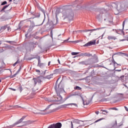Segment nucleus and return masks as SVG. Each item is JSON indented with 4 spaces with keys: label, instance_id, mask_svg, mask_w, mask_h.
Masks as SVG:
<instances>
[{
    "label": "nucleus",
    "instance_id": "f257e3e1",
    "mask_svg": "<svg viewBox=\"0 0 128 128\" xmlns=\"http://www.w3.org/2000/svg\"><path fill=\"white\" fill-rule=\"evenodd\" d=\"M62 14V18H63L64 20L68 18V20H72L74 19V14L72 10H63Z\"/></svg>",
    "mask_w": 128,
    "mask_h": 128
},
{
    "label": "nucleus",
    "instance_id": "f03ea898",
    "mask_svg": "<svg viewBox=\"0 0 128 128\" xmlns=\"http://www.w3.org/2000/svg\"><path fill=\"white\" fill-rule=\"evenodd\" d=\"M92 59L88 58L84 61H82L79 62V64H84L85 66H88L90 64H92Z\"/></svg>",
    "mask_w": 128,
    "mask_h": 128
},
{
    "label": "nucleus",
    "instance_id": "7ed1b4c3",
    "mask_svg": "<svg viewBox=\"0 0 128 128\" xmlns=\"http://www.w3.org/2000/svg\"><path fill=\"white\" fill-rule=\"evenodd\" d=\"M25 118L26 117H24V116H22L19 120L17 121L16 122H15L12 125H11V126H8V128H12L14 126H16V124H20V122H22V120H24Z\"/></svg>",
    "mask_w": 128,
    "mask_h": 128
},
{
    "label": "nucleus",
    "instance_id": "20e7f679",
    "mask_svg": "<svg viewBox=\"0 0 128 128\" xmlns=\"http://www.w3.org/2000/svg\"><path fill=\"white\" fill-rule=\"evenodd\" d=\"M38 66H39L40 68H44V64L42 63L40 61V58H38Z\"/></svg>",
    "mask_w": 128,
    "mask_h": 128
},
{
    "label": "nucleus",
    "instance_id": "39448f33",
    "mask_svg": "<svg viewBox=\"0 0 128 128\" xmlns=\"http://www.w3.org/2000/svg\"><path fill=\"white\" fill-rule=\"evenodd\" d=\"M96 44V40L94 41H90L85 44L84 46H94Z\"/></svg>",
    "mask_w": 128,
    "mask_h": 128
},
{
    "label": "nucleus",
    "instance_id": "423d86ee",
    "mask_svg": "<svg viewBox=\"0 0 128 128\" xmlns=\"http://www.w3.org/2000/svg\"><path fill=\"white\" fill-rule=\"evenodd\" d=\"M33 80H34V86H36L37 82L38 84H42V80H40V79L38 78H34Z\"/></svg>",
    "mask_w": 128,
    "mask_h": 128
},
{
    "label": "nucleus",
    "instance_id": "0eeeda50",
    "mask_svg": "<svg viewBox=\"0 0 128 128\" xmlns=\"http://www.w3.org/2000/svg\"><path fill=\"white\" fill-rule=\"evenodd\" d=\"M62 90L64 92V89H60V90H58V92H56L57 96L58 98H59V100H62V96H60V94H62Z\"/></svg>",
    "mask_w": 128,
    "mask_h": 128
},
{
    "label": "nucleus",
    "instance_id": "6e6552de",
    "mask_svg": "<svg viewBox=\"0 0 128 128\" xmlns=\"http://www.w3.org/2000/svg\"><path fill=\"white\" fill-rule=\"evenodd\" d=\"M60 14V11L56 10V23H54V24H56L58 22V14Z\"/></svg>",
    "mask_w": 128,
    "mask_h": 128
},
{
    "label": "nucleus",
    "instance_id": "1a4fd4ad",
    "mask_svg": "<svg viewBox=\"0 0 128 128\" xmlns=\"http://www.w3.org/2000/svg\"><path fill=\"white\" fill-rule=\"evenodd\" d=\"M74 124H80L81 122H83V121L80 120H74L73 121Z\"/></svg>",
    "mask_w": 128,
    "mask_h": 128
},
{
    "label": "nucleus",
    "instance_id": "9d476101",
    "mask_svg": "<svg viewBox=\"0 0 128 128\" xmlns=\"http://www.w3.org/2000/svg\"><path fill=\"white\" fill-rule=\"evenodd\" d=\"M20 70H22V68H20L16 72V73L15 74H14L12 76H10V78H16V74H18V72H20Z\"/></svg>",
    "mask_w": 128,
    "mask_h": 128
},
{
    "label": "nucleus",
    "instance_id": "9b49d317",
    "mask_svg": "<svg viewBox=\"0 0 128 128\" xmlns=\"http://www.w3.org/2000/svg\"><path fill=\"white\" fill-rule=\"evenodd\" d=\"M55 128H62V123L58 122L56 124H54Z\"/></svg>",
    "mask_w": 128,
    "mask_h": 128
},
{
    "label": "nucleus",
    "instance_id": "f8f14e48",
    "mask_svg": "<svg viewBox=\"0 0 128 128\" xmlns=\"http://www.w3.org/2000/svg\"><path fill=\"white\" fill-rule=\"evenodd\" d=\"M114 12L115 14H118V13L120 12H122V8H120V7H116V8L115 9V12Z\"/></svg>",
    "mask_w": 128,
    "mask_h": 128
},
{
    "label": "nucleus",
    "instance_id": "ddd939ff",
    "mask_svg": "<svg viewBox=\"0 0 128 128\" xmlns=\"http://www.w3.org/2000/svg\"><path fill=\"white\" fill-rule=\"evenodd\" d=\"M101 28H99L92 29V30H86L85 32H94V30H101Z\"/></svg>",
    "mask_w": 128,
    "mask_h": 128
},
{
    "label": "nucleus",
    "instance_id": "4468645a",
    "mask_svg": "<svg viewBox=\"0 0 128 128\" xmlns=\"http://www.w3.org/2000/svg\"><path fill=\"white\" fill-rule=\"evenodd\" d=\"M84 56H92V54H90V53H88V52H84Z\"/></svg>",
    "mask_w": 128,
    "mask_h": 128
},
{
    "label": "nucleus",
    "instance_id": "2eb2a0df",
    "mask_svg": "<svg viewBox=\"0 0 128 128\" xmlns=\"http://www.w3.org/2000/svg\"><path fill=\"white\" fill-rule=\"evenodd\" d=\"M116 37L114 36H108V39L109 40H116Z\"/></svg>",
    "mask_w": 128,
    "mask_h": 128
},
{
    "label": "nucleus",
    "instance_id": "dca6fc26",
    "mask_svg": "<svg viewBox=\"0 0 128 128\" xmlns=\"http://www.w3.org/2000/svg\"><path fill=\"white\" fill-rule=\"evenodd\" d=\"M100 112H102V114H108V112L106 110H101Z\"/></svg>",
    "mask_w": 128,
    "mask_h": 128
},
{
    "label": "nucleus",
    "instance_id": "f3484780",
    "mask_svg": "<svg viewBox=\"0 0 128 128\" xmlns=\"http://www.w3.org/2000/svg\"><path fill=\"white\" fill-rule=\"evenodd\" d=\"M66 106H74L78 107V104H76L75 103L68 104H66Z\"/></svg>",
    "mask_w": 128,
    "mask_h": 128
},
{
    "label": "nucleus",
    "instance_id": "a211bd4d",
    "mask_svg": "<svg viewBox=\"0 0 128 128\" xmlns=\"http://www.w3.org/2000/svg\"><path fill=\"white\" fill-rule=\"evenodd\" d=\"M9 6L10 5L8 4V5H6L5 6H4L3 7V8L2 9L1 12L4 10H6V8H8Z\"/></svg>",
    "mask_w": 128,
    "mask_h": 128
},
{
    "label": "nucleus",
    "instance_id": "6ab92c4d",
    "mask_svg": "<svg viewBox=\"0 0 128 128\" xmlns=\"http://www.w3.org/2000/svg\"><path fill=\"white\" fill-rule=\"evenodd\" d=\"M80 54V52H72L71 53V54L72 56H76V54Z\"/></svg>",
    "mask_w": 128,
    "mask_h": 128
},
{
    "label": "nucleus",
    "instance_id": "aec40b11",
    "mask_svg": "<svg viewBox=\"0 0 128 128\" xmlns=\"http://www.w3.org/2000/svg\"><path fill=\"white\" fill-rule=\"evenodd\" d=\"M74 90H82V88L78 86H76L74 88Z\"/></svg>",
    "mask_w": 128,
    "mask_h": 128
},
{
    "label": "nucleus",
    "instance_id": "412c9836",
    "mask_svg": "<svg viewBox=\"0 0 128 128\" xmlns=\"http://www.w3.org/2000/svg\"><path fill=\"white\" fill-rule=\"evenodd\" d=\"M48 128H55L54 124L49 126Z\"/></svg>",
    "mask_w": 128,
    "mask_h": 128
},
{
    "label": "nucleus",
    "instance_id": "4be33fe9",
    "mask_svg": "<svg viewBox=\"0 0 128 128\" xmlns=\"http://www.w3.org/2000/svg\"><path fill=\"white\" fill-rule=\"evenodd\" d=\"M18 88L20 92H22V86H18Z\"/></svg>",
    "mask_w": 128,
    "mask_h": 128
},
{
    "label": "nucleus",
    "instance_id": "5701e85b",
    "mask_svg": "<svg viewBox=\"0 0 128 128\" xmlns=\"http://www.w3.org/2000/svg\"><path fill=\"white\" fill-rule=\"evenodd\" d=\"M83 104H86V106H88V104H90V102H86V101H84Z\"/></svg>",
    "mask_w": 128,
    "mask_h": 128
},
{
    "label": "nucleus",
    "instance_id": "b1692460",
    "mask_svg": "<svg viewBox=\"0 0 128 128\" xmlns=\"http://www.w3.org/2000/svg\"><path fill=\"white\" fill-rule=\"evenodd\" d=\"M20 63V61H18V60L14 64H13V66H16L17 64H19Z\"/></svg>",
    "mask_w": 128,
    "mask_h": 128
},
{
    "label": "nucleus",
    "instance_id": "393cba45",
    "mask_svg": "<svg viewBox=\"0 0 128 128\" xmlns=\"http://www.w3.org/2000/svg\"><path fill=\"white\" fill-rule=\"evenodd\" d=\"M8 4L6 1H4L1 4V6H4V4Z\"/></svg>",
    "mask_w": 128,
    "mask_h": 128
},
{
    "label": "nucleus",
    "instance_id": "a878e982",
    "mask_svg": "<svg viewBox=\"0 0 128 128\" xmlns=\"http://www.w3.org/2000/svg\"><path fill=\"white\" fill-rule=\"evenodd\" d=\"M102 120V118H100L99 120H98L94 122V124H96V122H100V120Z\"/></svg>",
    "mask_w": 128,
    "mask_h": 128
},
{
    "label": "nucleus",
    "instance_id": "bb28decb",
    "mask_svg": "<svg viewBox=\"0 0 128 128\" xmlns=\"http://www.w3.org/2000/svg\"><path fill=\"white\" fill-rule=\"evenodd\" d=\"M109 110H118V108H110Z\"/></svg>",
    "mask_w": 128,
    "mask_h": 128
},
{
    "label": "nucleus",
    "instance_id": "cd10ccee",
    "mask_svg": "<svg viewBox=\"0 0 128 128\" xmlns=\"http://www.w3.org/2000/svg\"><path fill=\"white\" fill-rule=\"evenodd\" d=\"M6 26H3L1 28V30H6Z\"/></svg>",
    "mask_w": 128,
    "mask_h": 128
},
{
    "label": "nucleus",
    "instance_id": "c85d7f7f",
    "mask_svg": "<svg viewBox=\"0 0 128 128\" xmlns=\"http://www.w3.org/2000/svg\"><path fill=\"white\" fill-rule=\"evenodd\" d=\"M2 72H4V70H2V68H0V74H2Z\"/></svg>",
    "mask_w": 128,
    "mask_h": 128
},
{
    "label": "nucleus",
    "instance_id": "c756f323",
    "mask_svg": "<svg viewBox=\"0 0 128 128\" xmlns=\"http://www.w3.org/2000/svg\"><path fill=\"white\" fill-rule=\"evenodd\" d=\"M46 78H52V75L48 76H46Z\"/></svg>",
    "mask_w": 128,
    "mask_h": 128
},
{
    "label": "nucleus",
    "instance_id": "7c9ffc66",
    "mask_svg": "<svg viewBox=\"0 0 128 128\" xmlns=\"http://www.w3.org/2000/svg\"><path fill=\"white\" fill-rule=\"evenodd\" d=\"M72 42H76V44H78V42H80L79 40L72 41Z\"/></svg>",
    "mask_w": 128,
    "mask_h": 128
},
{
    "label": "nucleus",
    "instance_id": "2f4dec72",
    "mask_svg": "<svg viewBox=\"0 0 128 128\" xmlns=\"http://www.w3.org/2000/svg\"><path fill=\"white\" fill-rule=\"evenodd\" d=\"M10 90H13L14 92H16V90L14 88H10Z\"/></svg>",
    "mask_w": 128,
    "mask_h": 128
},
{
    "label": "nucleus",
    "instance_id": "473e14b6",
    "mask_svg": "<svg viewBox=\"0 0 128 128\" xmlns=\"http://www.w3.org/2000/svg\"><path fill=\"white\" fill-rule=\"evenodd\" d=\"M71 128H74V124H72V122H71Z\"/></svg>",
    "mask_w": 128,
    "mask_h": 128
},
{
    "label": "nucleus",
    "instance_id": "72a5a7b5",
    "mask_svg": "<svg viewBox=\"0 0 128 128\" xmlns=\"http://www.w3.org/2000/svg\"><path fill=\"white\" fill-rule=\"evenodd\" d=\"M79 56H84V53H81L80 54H79Z\"/></svg>",
    "mask_w": 128,
    "mask_h": 128
},
{
    "label": "nucleus",
    "instance_id": "f704fd0d",
    "mask_svg": "<svg viewBox=\"0 0 128 128\" xmlns=\"http://www.w3.org/2000/svg\"><path fill=\"white\" fill-rule=\"evenodd\" d=\"M36 72H40V70H36Z\"/></svg>",
    "mask_w": 128,
    "mask_h": 128
},
{
    "label": "nucleus",
    "instance_id": "c9c22d12",
    "mask_svg": "<svg viewBox=\"0 0 128 128\" xmlns=\"http://www.w3.org/2000/svg\"><path fill=\"white\" fill-rule=\"evenodd\" d=\"M124 108H125V110H126V112H128V107H126V106H124Z\"/></svg>",
    "mask_w": 128,
    "mask_h": 128
},
{
    "label": "nucleus",
    "instance_id": "e433bc0d",
    "mask_svg": "<svg viewBox=\"0 0 128 128\" xmlns=\"http://www.w3.org/2000/svg\"><path fill=\"white\" fill-rule=\"evenodd\" d=\"M124 76H120V80H123V79H124Z\"/></svg>",
    "mask_w": 128,
    "mask_h": 128
},
{
    "label": "nucleus",
    "instance_id": "4c0bfd02",
    "mask_svg": "<svg viewBox=\"0 0 128 128\" xmlns=\"http://www.w3.org/2000/svg\"><path fill=\"white\" fill-rule=\"evenodd\" d=\"M104 34H103L102 35L101 40H102V38L104 37Z\"/></svg>",
    "mask_w": 128,
    "mask_h": 128
},
{
    "label": "nucleus",
    "instance_id": "58836bf2",
    "mask_svg": "<svg viewBox=\"0 0 128 128\" xmlns=\"http://www.w3.org/2000/svg\"><path fill=\"white\" fill-rule=\"evenodd\" d=\"M122 26H123V28L124 27V21L123 22V23H122Z\"/></svg>",
    "mask_w": 128,
    "mask_h": 128
},
{
    "label": "nucleus",
    "instance_id": "ea45409f",
    "mask_svg": "<svg viewBox=\"0 0 128 128\" xmlns=\"http://www.w3.org/2000/svg\"><path fill=\"white\" fill-rule=\"evenodd\" d=\"M50 34H51L52 38V31L50 32Z\"/></svg>",
    "mask_w": 128,
    "mask_h": 128
},
{
    "label": "nucleus",
    "instance_id": "a19ab883",
    "mask_svg": "<svg viewBox=\"0 0 128 128\" xmlns=\"http://www.w3.org/2000/svg\"><path fill=\"white\" fill-rule=\"evenodd\" d=\"M6 42H8L9 44H12L11 41H6Z\"/></svg>",
    "mask_w": 128,
    "mask_h": 128
},
{
    "label": "nucleus",
    "instance_id": "79ce46f5",
    "mask_svg": "<svg viewBox=\"0 0 128 128\" xmlns=\"http://www.w3.org/2000/svg\"><path fill=\"white\" fill-rule=\"evenodd\" d=\"M100 112H98V111L96 112V114H98Z\"/></svg>",
    "mask_w": 128,
    "mask_h": 128
},
{
    "label": "nucleus",
    "instance_id": "37998d69",
    "mask_svg": "<svg viewBox=\"0 0 128 128\" xmlns=\"http://www.w3.org/2000/svg\"><path fill=\"white\" fill-rule=\"evenodd\" d=\"M113 62L114 64H116V61H114V60H113Z\"/></svg>",
    "mask_w": 128,
    "mask_h": 128
},
{
    "label": "nucleus",
    "instance_id": "c03bdc74",
    "mask_svg": "<svg viewBox=\"0 0 128 128\" xmlns=\"http://www.w3.org/2000/svg\"><path fill=\"white\" fill-rule=\"evenodd\" d=\"M58 64H60V60L58 59Z\"/></svg>",
    "mask_w": 128,
    "mask_h": 128
},
{
    "label": "nucleus",
    "instance_id": "a18cd8bd",
    "mask_svg": "<svg viewBox=\"0 0 128 128\" xmlns=\"http://www.w3.org/2000/svg\"><path fill=\"white\" fill-rule=\"evenodd\" d=\"M50 61L48 62V66H50Z\"/></svg>",
    "mask_w": 128,
    "mask_h": 128
},
{
    "label": "nucleus",
    "instance_id": "49530a36",
    "mask_svg": "<svg viewBox=\"0 0 128 128\" xmlns=\"http://www.w3.org/2000/svg\"><path fill=\"white\" fill-rule=\"evenodd\" d=\"M84 126V124H82L80 126Z\"/></svg>",
    "mask_w": 128,
    "mask_h": 128
},
{
    "label": "nucleus",
    "instance_id": "de8ad7c7",
    "mask_svg": "<svg viewBox=\"0 0 128 128\" xmlns=\"http://www.w3.org/2000/svg\"><path fill=\"white\" fill-rule=\"evenodd\" d=\"M2 41L0 40V46L2 44Z\"/></svg>",
    "mask_w": 128,
    "mask_h": 128
},
{
    "label": "nucleus",
    "instance_id": "09e8293b",
    "mask_svg": "<svg viewBox=\"0 0 128 128\" xmlns=\"http://www.w3.org/2000/svg\"><path fill=\"white\" fill-rule=\"evenodd\" d=\"M117 72H120L122 70H116Z\"/></svg>",
    "mask_w": 128,
    "mask_h": 128
},
{
    "label": "nucleus",
    "instance_id": "8fccbe9b",
    "mask_svg": "<svg viewBox=\"0 0 128 128\" xmlns=\"http://www.w3.org/2000/svg\"><path fill=\"white\" fill-rule=\"evenodd\" d=\"M20 108V106H16V108Z\"/></svg>",
    "mask_w": 128,
    "mask_h": 128
},
{
    "label": "nucleus",
    "instance_id": "3c124183",
    "mask_svg": "<svg viewBox=\"0 0 128 128\" xmlns=\"http://www.w3.org/2000/svg\"><path fill=\"white\" fill-rule=\"evenodd\" d=\"M66 8H68V6H65Z\"/></svg>",
    "mask_w": 128,
    "mask_h": 128
},
{
    "label": "nucleus",
    "instance_id": "603ef678",
    "mask_svg": "<svg viewBox=\"0 0 128 128\" xmlns=\"http://www.w3.org/2000/svg\"><path fill=\"white\" fill-rule=\"evenodd\" d=\"M12 0H9V2H12Z\"/></svg>",
    "mask_w": 128,
    "mask_h": 128
},
{
    "label": "nucleus",
    "instance_id": "864d4df0",
    "mask_svg": "<svg viewBox=\"0 0 128 128\" xmlns=\"http://www.w3.org/2000/svg\"><path fill=\"white\" fill-rule=\"evenodd\" d=\"M8 30H10V27H8Z\"/></svg>",
    "mask_w": 128,
    "mask_h": 128
},
{
    "label": "nucleus",
    "instance_id": "5fc2aeb1",
    "mask_svg": "<svg viewBox=\"0 0 128 128\" xmlns=\"http://www.w3.org/2000/svg\"><path fill=\"white\" fill-rule=\"evenodd\" d=\"M0 82H2V80H0Z\"/></svg>",
    "mask_w": 128,
    "mask_h": 128
},
{
    "label": "nucleus",
    "instance_id": "6e6d98bb",
    "mask_svg": "<svg viewBox=\"0 0 128 128\" xmlns=\"http://www.w3.org/2000/svg\"><path fill=\"white\" fill-rule=\"evenodd\" d=\"M123 54H124V53H122Z\"/></svg>",
    "mask_w": 128,
    "mask_h": 128
},
{
    "label": "nucleus",
    "instance_id": "4d7b16f0",
    "mask_svg": "<svg viewBox=\"0 0 128 128\" xmlns=\"http://www.w3.org/2000/svg\"><path fill=\"white\" fill-rule=\"evenodd\" d=\"M100 38V36L99 38Z\"/></svg>",
    "mask_w": 128,
    "mask_h": 128
},
{
    "label": "nucleus",
    "instance_id": "13d9d810",
    "mask_svg": "<svg viewBox=\"0 0 128 128\" xmlns=\"http://www.w3.org/2000/svg\"><path fill=\"white\" fill-rule=\"evenodd\" d=\"M114 6H116V4H114Z\"/></svg>",
    "mask_w": 128,
    "mask_h": 128
},
{
    "label": "nucleus",
    "instance_id": "bf43d9fd",
    "mask_svg": "<svg viewBox=\"0 0 128 128\" xmlns=\"http://www.w3.org/2000/svg\"><path fill=\"white\" fill-rule=\"evenodd\" d=\"M58 80H57V81H56V82H58Z\"/></svg>",
    "mask_w": 128,
    "mask_h": 128
}]
</instances>
